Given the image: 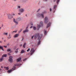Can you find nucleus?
Listing matches in <instances>:
<instances>
[{
  "label": "nucleus",
  "mask_w": 76,
  "mask_h": 76,
  "mask_svg": "<svg viewBox=\"0 0 76 76\" xmlns=\"http://www.w3.org/2000/svg\"><path fill=\"white\" fill-rule=\"evenodd\" d=\"M17 7L18 9H20V6H18Z\"/></svg>",
  "instance_id": "29"
},
{
  "label": "nucleus",
  "mask_w": 76,
  "mask_h": 76,
  "mask_svg": "<svg viewBox=\"0 0 76 76\" xmlns=\"http://www.w3.org/2000/svg\"><path fill=\"white\" fill-rule=\"evenodd\" d=\"M39 10H40V9H39L38 10V11H39Z\"/></svg>",
  "instance_id": "45"
},
{
  "label": "nucleus",
  "mask_w": 76,
  "mask_h": 76,
  "mask_svg": "<svg viewBox=\"0 0 76 76\" xmlns=\"http://www.w3.org/2000/svg\"><path fill=\"white\" fill-rule=\"evenodd\" d=\"M31 25H33V24H31Z\"/></svg>",
  "instance_id": "51"
},
{
  "label": "nucleus",
  "mask_w": 76,
  "mask_h": 76,
  "mask_svg": "<svg viewBox=\"0 0 76 76\" xmlns=\"http://www.w3.org/2000/svg\"><path fill=\"white\" fill-rule=\"evenodd\" d=\"M56 1V0H54V1Z\"/></svg>",
  "instance_id": "46"
},
{
  "label": "nucleus",
  "mask_w": 76,
  "mask_h": 76,
  "mask_svg": "<svg viewBox=\"0 0 76 76\" xmlns=\"http://www.w3.org/2000/svg\"><path fill=\"white\" fill-rule=\"evenodd\" d=\"M15 69H16V67H15V66H14V67L12 68V70H15Z\"/></svg>",
  "instance_id": "23"
},
{
  "label": "nucleus",
  "mask_w": 76,
  "mask_h": 76,
  "mask_svg": "<svg viewBox=\"0 0 76 76\" xmlns=\"http://www.w3.org/2000/svg\"><path fill=\"white\" fill-rule=\"evenodd\" d=\"M1 29V27H0V29Z\"/></svg>",
  "instance_id": "53"
},
{
  "label": "nucleus",
  "mask_w": 76,
  "mask_h": 76,
  "mask_svg": "<svg viewBox=\"0 0 76 76\" xmlns=\"http://www.w3.org/2000/svg\"><path fill=\"white\" fill-rule=\"evenodd\" d=\"M56 7H57V5H55V6H54V9H55Z\"/></svg>",
  "instance_id": "25"
},
{
  "label": "nucleus",
  "mask_w": 76,
  "mask_h": 76,
  "mask_svg": "<svg viewBox=\"0 0 76 76\" xmlns=\"http://www.w3.org/2000/svg\"><path fill=\"white\" fill-rule=\"evenodd\" d=\"M42 34H41L39 35V33H37L36 34V35L34 36H32L31 39H33L34 36V37L35 38H37L38 37V39L39 40V42H38V45H39V44H41V41H40V39H41L42 37Z\"/></svg>",
  "instance_id": "1"
},
{
  "label": "nucleus",
  "mask_w": 76,
  "mask_h": 76,
  "mask_svg": "<svg viewBox=\"0 0 76 76\" xmlns=\"http://www.w3.org/2000/svg\"><path fill=\"white\" fill-rule=\"evenodd\" d=\"M10 45V44L9 43H8L7 44V45Z\"/></svg>",
  "instance_id": "37"
},
{
  "label": "nucleus",
  "mask_w": 76,
  "mask_h": 76,
  "mask_svg": "<svg viewBox=\"0 0 76 76\" xmlns=\"http://www.w3.org/2000/svg\"><path fill=\"white\" fill-rule=\"evenodd\" d=\"M8 54L9 55V56H10V53H9Z\"/></svg>",
  "instance_id": "36"
},
{
  "label": "nucleus",
  "mask_w": 76,
  "mask_h": 76,
  "mask_svg": "<svg viewBox=\"0 0 76 76\" xmlns=\"http://www.w3.org/2000/svg\"><path fill=\"white\" fill-rule=\"evenodd\" d=\"M30 51V49L29 48L28 50H27V51L28 52V51Z\"/></svg>",
  "instance_id": "30"
},
{
  "label": "nucleus",
  "mask_w": 76,
  "mask_h": 76,
  "mask_svg": "<svg viewBox=\"0 0 76 76\" xmlns=\"http://www.w3.org/2000/svg\"><path fill=\"white\" fill-rule=\"evenodd\" d=\"M40 25H38V26L37 30H39L40 27H41V26H42V25H43V22L42 21H41L40 23Z\"/></svg>",
  "instance_id": "2"
},
{
  "label": "nucleus",
  "mask_w": 76,
  "mask_h": 76,
  "mask_svg": "<svg viewBox=\"0 0 76 76\" xmlns=\"http://www.w3.org/2000/svg\"><path fill=\"white\" fill-rule=\"evenodd\" d=\"M33 29L34 30H36V27H34Z\"/></svg>",
  "instance_id": "32"
},
{
  "label": "nucleus",
  "mask_w": 76,
  "mask_h": 76,
  "mask_svg": "<svg viewBox=\"0 0 76 76\" xmlns=\"http://www.w3.org/2000/svg\"><path fill=\"white\" fill-rule=\"evenodd\" d=\"M51 10H52L51 9V8L50 9V12H51Z\"/></svg>",
  "instance_id": "38"
},
{
  "label": "nucleus",
  "mask_w": 76,
  "mask_h": 76,
  "mask_svg": "<svg viewBox=\"0 0 76 76\" xmlns=\"http://www.w3.org/2000/svg\"><path fill=\"white\" fill-rule=\"evenodd\" d=\"M30 52L31 53H30V55H32V54H34V53L35 52V50H34V48H31Z\"/></svg>",
  "instance_id": "3"
},
{
  "label": "nucleus",
  "mask_w": 76,
  "mask_h": 76,
  "mask_svg": "<svg viewBox=\"0 0 76 76\" xmlns=\"http://www.w3.org/2000/svg\"><path fill=\"white\" fill-rule=\"evenodd\" d=\"M7 51H10V49H7Z\"/></svg>",
  "instance_id": "28"
},
{
  "label": "nucleus",
  "mask_w": 76,
  "mask_h": 76,
  "mask_svg": "<svg viewBox=\"0 0 76 76\" xmlns=\"http://www.w3.org/2000/svg\"><path fill=\"white\" fill-rule=\"evenodd\" d=\"M14 22L16 25H18V22L15 21V19H14Z\"/></svg>",
  "instance_id": "12"
},
{
  "label": "nucleus",
  "mask_w": 76,
  "mask_h": 76,
  "mask_svg": "<svg viewBox=\"0 0 76 76\" xmlns=\"http://www.w3.org/2000/svg\"><path fill=\"white\" fill-rule=\"evenodd\" d=\"M7 38L8 39H10V38H11V36H10V34L9 35V37H8Z\"/></svg>",
  "instance_id": "22"
},
{
  "label": "nucleus",
  "mask_w": 76,
  "mask_h": 76,
  "mask_svg": "<svg viewBox=\"0 0 76 76\" xmlns=\"http://www.w3.org/2000/svg\"><path fill=\"white\" fill-rule=\"evenodd\" d=\"M22 32V30H21L20 31H19V33H20V32Z\"/></svg>",
  "instance_id": "34"
},
{
  "label": "nucleus",
  "mask_w": 76,
  "mask_h": 76,
  "mask_svg": "<svg viewBox=\"0 0 76 76\" xmlns=\"http://www.w3.org/2000/svg\"><path fill=\"white\" fill-rule=\"evenodd\" d=\"M22 45H21V46H22Z\"/></svg>",
  "instance_id": "54"
},
{
  "label": "nucleus",
  "mask_w": 76,
  "mask_h": 76,
  "mask_svg": "<svg viewBox=\"0 0 76 76\" xmlns=\"http://www.w3.org/2000/svg\"><path fill=\"white\" fill-rule=\"evenodd\" d=\"M13 32H15V33L17 32V31H13L12 32V34H13Z\"/></svg>",
  "instance_id": "24"
},
{
  "label": "nucleus",
  "mask_w": 76,
  "mask_h": 76,
  "mask_svg": "<svg viewBox=\"0 0 76 76\" xmlns=\"http://www.w3.org/2000/svg\"><path fill=\"white\" fill-rule=\"evenodd\" d=\"M12 16H14V15H15V14H13L12 15Z\"/></svg>",
  "instance_id": "40"
},
{
  "label": "nucleus",
  "mask_w": 76,
  "mask_h": 76,
  "mask_svg": "<svg viewBox=\"0 0 76 76\" xmlns=\"http://www.w3.org/2000/svg\"><path fill=\"white\" fill-rule=\"evenodd\" d=\"M21 57H20L18 58L17 59V61L18 62V61H20V60H21Z\"/></svg>",
  "instance_id": "13"
},
{
  "label": "nucleus",
  "mask_w": 76,
  "mask_h": 76,
  "mask_svg": "<svg viewBox=\"0 0 76 76\" xmlns=\"http://www.w3.org/2000/svg\"><path fill=\"white\" fill-rule=\"evenodd\" d=\"M48 18L46 17L45 18V23L46 24H47V23H48Z\"/></svg>",
  "instance_id": "4"
},
{
  "label": "nucleus",
  "mask_w": 76,
  "mask_h": 76,
  "mask_svg": "<svg viewBox=\"0 0 76 76\" xmlns=\"http://www.w3.org/2000/svg\"><path fill=\"white\" fill-rule=\"evenodd\" d=\"M4 35H5L7 36V34H8V33H4Z\"/></svg>",
  "instance_id": "21"
},
{
  "label": "nucleus",
  "mask_w": 76,
  "mask_h": 76,
  "mask_svg": "<svg viewBox=\"0 0 76 76\" xmlns=\"http://www.w3.org/2000/svg\"><path fill=\"white\" fill-rule=\"evenodd\" d=\"M27 28H28V27L26 28V29L25 30L23 31V33H25V32H28V30L27 29Z\"/></svg>",
  "instance_id": "9"
},
{
  "label": "nucleus",
  "mask_w": 76,
  "mask_h": 76,
  "mask_svg": "<svg viewBox=\"0 0 76 76\" xmlns=\"http://www.w3.org/2000/svg\"><path fill=\"white\" fill-rule=\"evenodd\" d=\"M1 69L0 68V71H1Z\"/></svg>",
  "instance_id": "49"
},
{
  "label": "nucleus",
  "mask_w": 76,
  "mask_h": 76,
  "mask_svg": "<svg viewBox=\"0 0 76 76\" xmlns=\"http://www.w3.org/2000/svg\"><path fill=\"white\" fill-rule=\"evenodd\" d=\"M14 1H16L17 0H13Z\"/></svg>",
  "instance_id": "42"
},
{
  "label": "nucleus",
  "mask_w": 76,
  "mask_h": 76,
  "mask_svg": "<svg viewBox=\"0 0 76 76\" xmlns=\"http://www.w3.org/2000/svg\"><path fill=\"white\" fill-rule=\"evenodd\" d=\"M23 38L21 40L22 41H23Z\"/></svg>",
  "instance_id": "47"
},
{
  "label": "nucleus",
  "mask_w": 76,
  "mask_h": 76,
  "mask_svg": "<svg viewBox=\"0 0 76 76\" xmlns=\"http://www.w3.org/2000/svg\"><path fill=\"white\" fill-rule=\"evenodd\" d=\"M59 1H60V0H57V4L58 3H59Z\"/></svg>",
  "instance_id": "31"
},
{
  "label": "nucleus",
  "mask_w": 76,
  "mask_h": 76,
  "mask_svg": "<svg viewBox=\"0 0 76 76\" xmlns=\"http://www.w3.org/2000/svg\"><path fill=\"white\" fill-rule=\"evenodd\" d=\"M4 47L5 48H6V47H7V46H4Z\"/></svg>",
  "instance_id": "41"
},
{
  "label": "nucleus",
  "mask_w": 76,
  "mask_h": 76,
  "mask_svg": "<svg viewBox=\"0 0 76 76\" xmlns=\"http://www.w3.org/2000/svg\"><path fill=\"white\" fill-rule=\"evenodd\" d=\"M26 60V58L24 59H23V61H25V60Z\"/></svg>",
  "instance_id": "35"
},
{
  "label": "nucleus",
  "mask_w": 76,
  "mask_h": 76,
  "mask_svg": "<svg viewBox=\"0 0 76 76\" xmlns=\"http://www.w3.org/2000/svg\"><path fill=\"white\" fill-rule=\"evenodd\" d=\"M18 14L19 15H20V13H18Z\"/></svg>",
  "instance_id": "43"
},
{
  "label": "nucleus",
  "mask_w": 76,
  "mask_h": 76,
  "mask_svg": "<svg viewBox=\"0 0 76 76\" xmlns=\"http://www.w3.org/2000/svg\"><path fill=\"white\" fill-rule=\"evenodd\" d=\"M8 18L9 19H11L12 18H13V16L12 15L9 14L8 15Z\"/></svg>",
  "instance_id": "6"
},
{
  "label": "nucleus",
  "mask_w": 76,
  "mask_h": 76,
  "mask_svg": "<svg viewBox=\"0 0 76 76\" xmlns=\"http://www.w3.org/2000/svg\"><path fill=\"white\" fill-rule=\"evenodd\" d=\"M26 42H25L24 44L23 45V47L24 48H25V45H26Z\"/></svg>",
  "instance_id": "19"
},
{
  "label": "nucleus",
  "mask_w": 76,
  "mask_h": 76,
  "mask_svg": "<svg viewBox=\"0 0 76 76\" xmlns=\"http://www.w3.org/2000/svg\"><path fill=\"white\" fill-rule=\"evenodd\" d=\"M4 68L5 69V70H9V67L8 66V67L5 66V67H4Z\"/></svg>",
  "instance_id": "15"
},
{
  "label": "nucleus",
  "mask_w": 76,
  "mask_h": 76,
  "mask_svg": "<svg viewBox=\"0 0 76 76\" xmlns=\"http://www.w3.org/2000/svg\"><path fill=\"white\" fill-rule=\"evenodd\" d=\"M44 34L45 35H47V31H45V32H44Z\"/></svg>",
  "instance_id": "27"
},
{
  "label": "nucleus",
  "mask_w": 76,
  "mask_h": 76,
  "mask_svg": "<svg viewBox=\"0 0 76 76\" xmlns=\"http://www.w3.org/2000/svg\"><path fill=\"white\" fill-rule=\"evenodd\" d=\"M44 1H47V0H43Z\"/></svg>",
  "instance_id": "39"
},
{
  "label": "nucleus",
  "mask_w": 76,
  "mask_h": 76,
  "mask_svg": "<svg viewBox=\"0 0 76 76\" xmlns=\"http://www.w3.org/2000/svg\"><path fill=\"white\" fill-rule=\"evenodd\" d=\"M3 66H2L1 67V68H3Z\"/></svg>",
  "instance_id": "50"
},
{
  "label": "nucleus",
  "mask_w": 76,
  "mask_h": 76,
  "mask_svg": "<svg viewBox=\"0 0 76 76\" xmlns=\"http://www.w3.org/2000/svg\"><path fill=\"white\" fill-rule=\"evenodd\" d=\"M51 23L50 22L49 23H48L47 25V26L46 27L47 28H48V27H49V26H50V25H51Z\"/></svg>",
  "instance_id": "10"
},
{
  "label": "nucleus",
  "mask_w": 76,
  "mask_h": 76,
  "mask_svg": "<svg viewBox=\"0 0 76 76\" xmlns=\"http://www.w3.org/2000/svg\"><path fill=\"white\" fill-rule=\"evenodd\" d=\"M25 53V51L23 50H21L20 52V53L21 54H23V53Z\"/></svg>",
  "instance_id": "14"
},
{
  "label": "nucleus",
  "mask_w": 76,
  "mask_h": 76,
  "mask_svg": "<svg viewBox=\"0 0 76 76\" xmlns=\"http://www.w3.org/2000/svg\"><path fill=\"white\" fill-rule=\"evenodd\" d=\"M0 49H1L2 51H4L3 50V48L1 46H0Z\"/></svg>",
  "instance_id": "16"
},
{
  "label": "nucleus",
  "mask_w": 76,
  "mask_h": 76,
  "mask_svg": "<svg viewBox=\"0 0 76 76\" xmlns=\"http://www.w3.org/2000/svg\"><path fill=\"white\" fill-rule=\"evenodd\" d=\"M24 0L25 1H26L27 0Z\"/></svg>",
  "instance_id": "52"
},
{
  "label": "nucleus",
  "mask_w": 76,
  "mask_h": 76,
  "mask_svg": "<svg viewBox=\"0 0 76 76\" xmlns=\"http://www.w3.org/2000/svg\"><path fill=\"white\" fill-rule=\"evenodd\" d=\"M12 72V70L10 69L8 71V73H10V72Z\"/></svg>",
  "instance_id": "18"
},
{
  "label": "nucleus",
  "mask_w": 76,
  "mask_h": 76,
  "mask_svg": "<svg viewBox=\"0 0 76 76\" xmlns=\"http://www.w3.org/2000/svg\"><path fill=\"white\" fill-rule=\"evenodd\" d=\"M32 28V26H31L30 28Z\"/></svg>",
  "instance_id": "48"
},
{
  "label": "nucleus",
  "mask_w": 76,
  "mask_h": 76,
  "mask_svg": "<svg viewBox=\"0 0 76 76\" xmlns=\"http://www.w3.org/2000/svg\"><path fill=\"white\" fill-rule=\"evenodd\" d=\"M19 35L18 34H16L14 35V38H17L19 37Z\"/></svg>",
  "instance_id": "11"
},
{
  "label": "nucleus",
  "mask_w": 76,
  "mask_h": 76,
  "mask_svg": "<svg viewBox=\"0 0 76 76\" xmlns=\"http://www.w3.org/2000/svg\"><path fill=\"white\" fill-rule=\"evenodd\" d=\"M38 16V17H39V18H40V17H41V16H42V18H44V14H38L37 15Z\"/></svg>",
  "instance_id": "7"
},
{
  "label": "nucleus",
  "mask_w": 76,
  "mask_h": 76,
  "mask_svg": "<svg viewBox=\"0 0 76 76\" xmlns=\"http://www.w3.org/2000/svg\"><path fill=\"white\" fill-rule=\"evenodd\" d=\"M3 60V58H2L0 59V61H2Z\"/></svg>",
  "instance_id": "20"
},
{
  "label": "nucleus",
  "mask_w": 76,
  "mask_h": 76,
  "mask_svg": "<svg viewBox=\"0 0 76 76\" xmlns=\"http://www.w3.org/2000/svg\"><path fill=\"white\" fill-rule=\"evenodd\" d=\"M18 50L15 51V53H18Z\"/></svg>",
  "instance_id": "33"
},
{
  "label": "nucleus",
  "mask_w": 76,
  "mask_h": 76,
  "mask_svg": "<svg viewBox=\"0 0 76 76\" xmlns=\"http://www.w3.org/2000/svg\"><path fill=\"white\" fill-rule=\"evenodd\" d=\"M1 42H2V41H0V43H1Z\"/></svg>",
  "instance_id": "44"
},
{
  "label": "nucleus",
  "mask_w": 76,
  "mask_h": 76,
  "mask_svg": "<svg viewBox=\"0 0 76 76\" xmlns=\"http://www.w3.org/2000/svg\"><path fill=\"white\" fill-rule=\"evenodd\" d=\"M24 11L25 10L24 9H20L19 10V12H21V13H23Z\"/></svg>",
  "instance_id": "8"
},
{
  "label": "nucleus",
  "mask_w": 76,
  "mask_h": 76,
  "mask_svg": "<svg viewBox=\"0 0 76 76\" xmlns=\"http://www.w3.org/2000/svg\"><path fill=\"white\" fill-rule=\"evenodd\" d=\"M12 58H13V57L12 56H10L9 57V59L8 61H9V62H10V63L12 62V61H13V59Z\"/></svg>",
  "instance_id": "5"
},
{
  "label": "nucleus",
  "mask_w": 76,
  "mask_h": 76,
  "mask_svg": "<svg viewBox=\"0 0 76 76\" xmlns=\"http://www.w3.org/2000/svg\"><path fill=\"white\" fill-rule=\"evenodd\" d=\"M14 50H19V48H18L17 49H16V47H15V48H14Z\"/></svg>",
  "instance_id": "26"
},
{
  "label": "nucleus",
  "mask_w": 76,
  "mask_h": 76,
  "mask_svg": "<svg viewBox=\"0 0 76 76\" xmlns=\"http://www.w3.org/2000/svg\"><path fill=\"white\" fill-rule=\"evenodd\" d=\"M7 56V55L6 54H5L2 56V57H6Z\"/></svg>",
  "instance_id": "17"
}]
</instances>
